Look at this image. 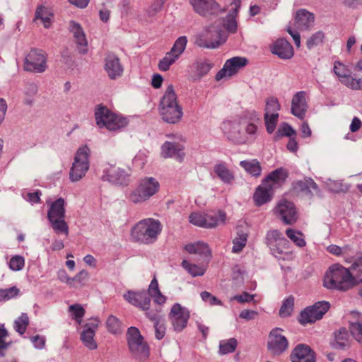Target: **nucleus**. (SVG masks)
Listing matches in <instances>:
<instances>
[{"label": "nucleus", "mask_w": 362, "mask_h": 362, "mask_svg": "<svg viewBox=\"0 0 362 362\" xmlns=\"http://www.w3.org/2000/svg\"><path fill=\"white\" fill-rule=\"evenodd\" d=\"M258 315V313L251 310H243L240 312L239 317L246 320H254Z\"/></svg>", "instance_id": "obj_64"}, {"label": "nucleus", "mask_w": 362, "mask_h": 362, "mask_svg": "<svg viewBox=\"0 0 362 362\" xmlns=\"http://www.w3.org/2000/svg\"><path fill=\"white\" fill-rule=\"evenodd\" d=\"M248 59L243 57H233L227 59L222 69L216 74V81H219L222 79L231 78L243 69L248 64Z\"/></svg>", "instance_id": "obj_13"}, {"label": "nucleus", "mask_w": 362, "mask_h": 362, "mask_svg": "<svg viewBox=\"0 0 362 362\" xmlns=\"http://www.w3.org/2000/svg\"><path fill=\"white\" fill-rule=\"evenodd\" d=\"M286 234L297 246L302 247L305 245L303 235L300 231L288 228L286 230Z\"/></svg>", "instance_id": "obj_48"}, {"label": "nucleus", "mask_w": 362, "mask_h": 362, "mask_svg": "<svg viewBox=\"0 0 362 362\" xmlns=\"http://www.w3.org/2000/svg\"><path fill=\"white\" fill-rule=\"evenodd\" d=\"M278 117V113L264 114L265 124L267 127V131L269 134H272L274 132L276 126Z\"/></svg>", "instance_id": "obj_53"}, {"label": "nucleus", "mask_w": 362, "mask_h": 362, "mask_svg": "<svg viewBox=\"0 0 362 362\" xmlns=\"http://www.w3.org/2000/svg\"><path fill=\"white\" fill-rule=\"evenodd\" d=\"M329 306V302L323 300L317 302L313 305L306 308L300 313V323L301 325H306L320 320L328 311Z\"/></svg>", "instance_id": "obj_15"}, {"label": "nucleus", "mask_w": 362, "mask_h": 362, "mask_svg": "<svg viewBox=\"0 0 362 362\" xmlns=\"http://www.w3.org/2000/svg\"><path fill=\"white\" fill-rule=\"evenodd\" d=\"M124 298L132 305L137 306L143 310L149 308L151 299L146 291L139 292L129 291L124 295Z\"/></svg>", "instance_id": "obj_23"}, {"label": "nucleus", "mask_w": 362, "mask_h": 362, "mask_svg": "<svg viewBox=\"0 0 362 362\" xmlns=\"http://www.w3.org/2000/svg\"><path fill=\"white\" fill-rule=\"evenodd\" d=\"M325 36L324 33L319 31L313 34L308 40L307 45H318L325 42Z\"/></svg>", "instance_id": "obj_61"}, {"label": "nucleus", "mask_w": 362, "mask_h": 362, "mask_svg": "<svg viewBox=\"0 0 362 362\" xmlns=\"http://www.w3.org/2000/svg\"><path fill=\"white\" fill-rule=\"evenodd\" d=\"M200 296L203 301L209 303L210 305H222V302L216 296H213L208 291H203L201 293Z\"/></svg>", "instance_id": "obj_59"}, {"label": "nucleus", "mask_w": 362, "mask_h": 362, "mask_svg": "<svg viewBox=\"0 0 362 362\" xmlns=\"http://www.w3.org/2000/svg\"><path fill=\"white\" fill-rule=\"evenodd\" d=\"M88 157L89 148L88 146L80 148L78 150L69 173L71 181H78L85 175L89 168Z\"/></svg>", "instance_id": "obj_12"}, {"label": "nucleus", "mask_w": 362, "mask_h": 362, "mask_svg": "<svg viewBox=\"0 0 362 362\" xmlns=\"http://www.w3.org/2000/svg\"><path fill=\"white\" fill-rule=\"evenodd\" d=\"M159 112L163 120L169 124L179 122L183 116L182 107L172 84L167 87L160 99Z\"/></svg>", "instance_id": "obj_3"}, {"label": "nucleus", "mask_w": 362, "mask_h": 362, "mask_svg": "<svg viewBox=\"0 0 362 362\" xmlns=\"http://www.w3.org/2000/svg\"><path fill=\"white\" fill-rule=\"evenodd\" d=\"M24 69L28 71L41 73L46 70V56L37 48H33L26 56L23 64Z\"/></svg>", "instance_id": "obj_16"}, {"label": "nucleus", "mask_w": 362, "mask_h": 362, "mask_svg": "<svg viewBox=\"0 0 362 362\" xmlns=\"http://www.w3.org/2000/svg\"><path fill=\"white\" fill-rule=\"evenodd\" d=\"M348 332L345 329H340L335 333V342L333 344L337 349H344L348 345Z\"/></svg>", "instance_id": "obj_46"}, {"label": "nucleus", "mask_w": 362, "mask_h": 362, "mask_svg": "<svg viewBox=\"0 0 362 362\" xmlns=\"http://www.w3.org/2000/svg\"><path fill=\"white\" fill-rule=\"evenodd\" d=\"M266 243L272 254L279 259H290L292 253L288 250V240L278 230H271L266 235Z\"/></svg>", "instance_id": "obj_8"}, {"label": "nucleus", "mask_w": 362, "mask_h": 362, "mask_svg": "<svg viewBox=\"0 0 362 362\" xmlns=\"http://www.w3.org/2000/svg\"><path fill=\"white\" fill-rule=\"evenodd\" d=\"M184 146L181 141H167L161 146V156L164 158H174L180 161L185 156Z\"/></svg>", "instance_id": "obj_22"}, {"label": "nucleus", "mask_w": 362, "mask_h": 362, "mask_svg": "<svg viewBox=\"0 0 362 362\" xmlns=\"http://www.w3.org/2000/svg\"><path fill=\"white\" fill-rule=\"evenodd\" d=\"M154 327L156 331V337L158 339H161L165 334V326L161 321L156 322L154 323Z\"/></svg>", "instance_id": "obj_63"}, {"label": "nucleus", "mask_w": 362, "mask_h": 362, "mask_svg": "<svg viewBox=\"0 0 362 362\" xmlns=\"http://www.w3.org/2000/svg\"><path fill=\"white\" fill-rule=\"evenodd\" d=\"M161 230L162 226L158 220L146 218L138 222L132 228L131 235L135 241L151 244L156 240Z\"/></svg>", "instance_id": "obj_5"}, {"label": "nucleus", "mask_w": 362, "mask_h": 362, "mask_svg": "<svg viewBox=\"0 0 362 362\" xmlns=\"http://www.w3.org/2000/svg\"><path fill=\"white\" fill-rule=\"evenodd\" d=\"M70 30L74 33L76 43L78 45H86L87 44L85 35L78 24L71 22L70 23Z\"/></svg>", "instance_id": "obj_44"}, {"label": "nucleus", "mask_w": 362, "mask_h": 362, "mask_svg": "<svg viewBox=\"0 0 362 362\" xmlns=\"http://www.w3.org/2000/svg\"><path fill=\"white\" fill-rule=\"evenodd\" d=\"M28 324H29L28 316L27 315V314L23 313L15 321V329L19 334H23L25 333Z\"/></svg>", "instance_id": "obj_54"}, {"label": "nucleus", "mask_w": 362, "mask_h": 362, "mask_svg": "<svg viewBox=\"0 0 362 362\" xmlns=\"http://www.w3.org/2000/svg\"><path fill=\"white\" fill-rule=\"evenodd\" d=\"M19 288L16 286H12L8 288H0V301H7L19 294Z\"/></svg>", "instance_id": "obj_52"}, {"label": "nucleus", "mask_w": 362, "mask_h": 362, "mask_svg": "<svg viewBox=\"0 0 362 362\" xmlns=\"http://www.w3.org/2000/svg\"><path fill=\"white\" fill-rule=\"evenodd\" d=\"M96 124L100 128L105 127L109 131H117L125 127L127 119L121 115L112 112L107 107L99 105L95 111Z\"/></svg>", "instance_id": "obj_6"}, {"label": "nucleus", "mask_w": 362, "mask_h": 362, "mask_svg": "<svg viewBox=\"0 0 362 362\" xmlns=\"http://www.w3.org/2000/svg\"><path fill=\"white\" fill-rule=\"evenodd\" d=\"M294 190L298 193H302L309 197L313 195H320V191L317 185L311 178H305L299 180L294 184Z\"/></svg>", "instance_id": "obj_27"}, {"label": "nucleus", "mask_w": 362, "mask_h": 362, "mask_svg": "<svg viewBox=\"0 0 362 362\" xmlns=\"http://www.w3.org/2000/svg\"><path fill=\"white\" fill-rule=\"evenodd\" d=\"M189 222L197 226L206 228H211L212 224L209 223H206L205 219V214L200 213H192L189 217Z\"/></svg>", "instance_id": "obj_45"}, {"label": "nucleus", "mask_w": 362, "mask_h": 362, "mask_svg": "<svg viewBox=\"0 0 362 362\" xmlns=\"http://www.w3.org/2000/svg\"><path fill=\"white\" fill-rule=\"evenodd\" d=\"M334 72L340 81L352 89H362V79L355 80L351 76L350 71L339 62H335Z\"/></svg>", "instance_id": "obj_20"}, {"label": "nucleus", "mask_w": 362, "mask_h": 362, "mask_svg": "<svg viewBox=\"0 0 362 362\" xmlns=\"http://www.w3.org/2000/svg\"><path fill=\"white\" fill-rule=\"evenodd\" d=\"M105 69L111 79H116L123 74V66L119 58L114 54H108L105 58Z\"/></svg>", "instance_id": "obj_26"}, {"label": "nucleus", "mask_w": 362, "mask_h": 362, "mask_svg": "<svg viewBox=\"0 0 362 362\" xmlns=\"http://www.w3.org/2000/svg\"><path fill=\"white\" fill-rule=\"evenodd\" d=\"M287 177V170L283 168H279L272 171L263 180L271 185L272 189L275 190L284 183Z\"/></svg>", "instance_id": "obj_31"}, {"label": "nucleus", "mask_w": 362, "mask_h": 362, "mask_svg": "<svg viewBox=\"0 0 362 362\" xmlns=\"http://www.w3.org/2000/svg\"><path fill=\"white\" fill-rule=\"evenodd\" d=\"M296 134V131L289 124L284 123L278 129L276 133V138L279 139L282 136H289Z\"/></svg>", "instance_id": "obj_57"}, {"label": "nucleus", "mask_w": 362, "mask_h": 362, "mask_svg": "<svg viewBox=\"0 0 362 362\" xmlns=\"http://www.w3.org/2000/svg\"><path fill=\"white\" fill-rule=\"evenodd\" d=\"M254 299V296L250 294L247 292H244L241 295H235L230 298V300H235L240 303H249L252 301Z\"/></svg>", "instance_id": "obj_62"}, {"label": "nucleus", "mask_w": 362, "mask_h": 362, "mask_svg": "<svg viewBox=\"0 0 362 362\" xmlns=\"http://www.w3.org/2000/svg\"><path fill=\"white\" fill-rule=\"evenodd\" d=\"M25 266V259L21 255L13 256L8 262L9 268L13 271H20L23 269Z\"/></svg>", "instance_id": "obj_55"}, {"label": "nucleus", "mask_w": 362, "mask_h": 362, "mask_svg": "<svg viewBox=\"0 0 362 362\" xmlns=\"http://www.w3.org/2000/svg\"><path fill=\"white\" fill-rule=\"evenodd\" d=\"M127 339L132 355L141 362L146 361L149 356V349L139 330L135 327H131L128 329Z\"/></svg>", "instance_id": "obj_9"}, {"label": "nucleus", "mask_w": 362, "mask_h": 362, "mask_svg": "<svg viewBox=\"0 0 362 362\" xmlns=\"http://www.w3.org/2000/svg\"><path fill=\"white\" fill-rule=\"evenodd\" d=\"M148 293V296H151L154 299V301L159 305L163 304L166 300L165 297L161 293L158 288V284L156 278H153L151 281Z\"/></svg>", "instance_id": "obj_34"}, {"label": "nucleus", "mask_w": 362, "mask_h": 362, "mask_svg": "<svg viewBox=\"0 0 362 362\" xmlns=\"http://www.w3.org/2000/svg\"><path fill=\"white\" fill-rule=\"evenodd\" d=\"M314 16L305 9H300L296 12L294 27L298 30H305L313 26Z\"/></svg>", "instance_id": "obj_28"}, {"label": "nucleus", "mask_w": 362, "mask_h": 362, "mask_svg": "<svg viewBox=\"0 0 362 362\" xmlns=\"http://www.w3.org/2000/svg\"><path fill=\"white\" fill-rule=\"evenodd\" d=\"M194 11L202 16L218 15L225 11L216 0H189Z\"/></svg>", "instance_id": "obj_17"}, {"label": "nucleus", "mask_w": 362, "mask_h": 362, "mask_svg": "<svg viewBox=\"0 0 362 362\" xmlns=\"http://www.w3.org/2000/svg\"><path fill=\"white\" fill-rule=\"evenodd\" d=\"M52 16L53 13L48 8L40 6L37 8L35 19H40L43 22L45 27L47 28L51 25V18Z\"/></svg>", "instance_id": "obj_37"}, {"label": "nucleus", "mask_w": 362, "mask_h": 362, "mask_svg": "<svg viewBox=\"0 0 362 362\" xmlns=\"http://www.w3.org/2000/svg\"><path fill=\"white\" fill-rule=\"evenodd\" d=\"M228 14L224 18L216 21L215 25L204 29L195 36L197 45H221L225 43L228 33L238 30V16L241 6V0H233Z\"/></svg>", "instance_id": "obj_1"}, {"label": "nucleus", "mask_w": 362, "mask_h": 362, "mask_svg": "<svg viewBox=\"0 0 362 362\" xmlns=\"http://www.w3.org/2000/svg\"><path fill=\"white\" fill-rule=\"evenodd\" d=\"M351 277L356 280V285L362 281V257L357 258L349 268Z\"/></svg>", "instance_id": "obj_41"}, {"label": "nucleus", "mask_w": 362, "mask_h": 362, "mask_svg": "<svg viewBox=\"0 0 362 362\" xmlns=\"http://www.w3.org/2000/svg\"><path fill=\"white\" fill-rule=\"evenodd\" d=\"M159 187L160 184L154 177L143 178L130 194L129 199L135 204L146 202L158 192Z\"/></svg>", "instance_id": "obj_10"}, {"label": "nucleus", "mask_w": 362, "mask_h": 362, "mask_svg": "<svg viewBox=\"0 0 362 362\" xmlns=\"http://www.w3.org/2000/svg\"><path fill=\"white\" fill-rule=\"evenodd\" d=\"M274 190L272 189L271 185L267 184L262 180V184L256 189L253 196V199L257 206H261L271 201Z\"/></svg>", "instance_id": "obj_29"}, {"label": "nucleus", "mask_w": 362, "mask_h": 362, "mask_svg": "<svg viewBox=\"0 0 362 362\" xmlns=\"http://www.w3.org/2000/svg\"><path fill=\"white\" fill-rule=\"evenodd\" d=\"M214 173L225 184H230L234 180L233 172L227 167L226 163H221L215 165Z\"/></svg>", "instance_id": "obj_32"}, {"label": "nucleus", "mask_w": 362, "mask_h": 362, "mask_svg": "<svg viewBox=\"0 0 362 362\" xmlns=\"http://www.w3.org/2000/svg\"><path fill=\"white\" fill-rule=\"evenodd\" d=\"M325 183L327 188L333 193L346 192L349 189V186L341 180L327 179Z\"/></svg>", "instance_id": "obj_40"}, {"label": "nucleus", "mask_w": 362, "mask_h": 362, "mask_svg": "<svg viewBox=\"0 0 362 362\" xmlns=\"http://www.w3.org/2000/svg\"><path fill=\"white\" fill-rule=\"evenodd\" d=\"M251 121L245 123L243 119L236 118L224 121L221 129L228 141L235 144H246L253 142L258 133L260 115L255 111L251 112Z\"/></svg>", "instance_id": "obj_2"}, {"label": "nucleus", "mask_w": 362, "mask_h": 362, "mask_svg": "<svg viewBox=\"0 0 362 362\" xmlns=\"http://www.w3.org/2000/svg\"><path fill=\"white\" fill-rule=\"evenodd\" d=\"M281 108L276 98H269L266 101L265 113L272 114L277 113Z\"/></svg>", "instance_id": "obj_56"}, {"label": "nucleus", "mask_w": 362, "mask_h": 362, "mask_svg": "<svg viewBox=\"0 0 362 362\" xmlns=\"http://www.w3.org/2000/svg\"><path fill=\"white\" fill-rule=\"evenodd\" d=\"M247 241V233L243 230L237 231L236 237L233 240V246L232 247V252L239 253L246 245Z\"/></svg>", "instance_id": "obj_35"}, {"label": "nucleus", "mask_w": 362, "mask_h": 362, "mask_svg": "<svg viewBox=\"0 0 362 362\" xmlns=\"http://www.w3.org/2000/svg\"><path fill=\"white\" fill-rule=\"evenodd\" d=\"M101 179L116 185H127L130 182V173L129 170L107 164L103 170Z\"/></svg>", "instance_id": "obj_14"}, {"label": "nucleus", "mask_w": 362, "mask_h": 362, "mask_svg": "<svg viewBox=\"0 0 362 362\" xmlns=\"http://www.w3.org/2000/svg\"><path fill=\"white\" fill-rule=\"evenodd\" d=\"M8 333L4 325H0V355L4 356L5 351L11 344V341L8 340Z\"/></svg>", "instance_id": "obj_47"}, {"label": "nucleus", "mask_w": 362, "mask_h": 362, "mask_svg": "<svg viewBox=\"0 0 362 362\" xmlns=\"http://www.w3.org/2000/svg\"><path fill=\"white\" fill-rule=\"evenodd\" d=\"M107 330L113 334H119L122 332L123 327L120 320L114 315L108 317L106 321Z\"/></svg>", "instance_id": "obj_42"}, {"label": "nucleus", "mask_w": 362, "mask_h": 362, "mask_svg": "<svg viewBox=\"0 0 362 362\" xmlns=\"http://www.w3.org/2000/svg\"><path fill=\"white\" fill-rule=\"evenodd\" d=\"M174 329L177 331H182L186 326L189 318V312L180 304L175 303L173 305L169 314Z\"/></svg>", "instance_id": "obj_19"}, {"label": "nucleus", "mask_w": 362, "mask_h": 362, "mask_svg": "<svg viewBox=\"0 0 362 362\" xmlns=\"http://www.w3.org/2000/svg\"><path fill=\"white\" fill-rule=\"evenodd\" d=\"M237 341L234 338L223 340L220 342L219 351L221 354L232 353L235 350Z\"/></svg>", "instance_id": "obj_50"}, {"label": "nucleus", "mask_w": 362, "mask_h": 362, "mask_svg": "<svg viewBox=\"0 0 362 362\" xmlns=\"http://www.w3.org/2000/svg\"><path fill=\"white\" fill-rule=\"evenodd\" d=\"M240 165L249 174L254 177H259L262 173L260 163L257 159L242 160Z\"/></svg>", "instance_id": "obj_33"}, {"label": "nucleus", "mask_w": 362, "mask_h": 362, "mask_svg": "<svg viewBox=\"0 0 362 362\" xmlns=\"http://www.w3.org/2000/svg\"><path fill=\"white\" fill-rule=\"evenodd\" d=\"M185 47H172L170 52L165 54V56L160 60L158 68L160 71H168L170 66L175 62L179 57L184 52Z\"/></svg>", "instance_id": "obj_30"}, {"label": "nucleus", "mask_w": 362, "mask_h": 362, "mask_svg": "<svg viewBox=\"0 0 362 362\" xmlns=\"http://www.w3.org/2000/svg\"><path fill=\"white\" fill-rule=\"evenodd\" d=\"M206 223L212 224V228H215L225 223L226 214L225 213L219 211L217 212H211L205 214Z\"/></svg>", "instance_id": "obj_38"}, {"label": "nucleus", "mask_w": 362, "mask_h": 362, "mask_svg": "<svg viewBox=\"0 0 362 362\" xmlns=\"http://www.w3.org/2000/svg\"><path fill=\"white\" fill-rule=\"evenodd\" d=\"M214 64L208 59L197 61L194 64L195 73L199 78L206 76L212 69Z\"/></svg>", "instance_id": "obj_39"}, {"label": "nucleus", "mask_w": 362, "mask_h": 362, "mask_svg": "<svg viewBox=\"0 0 362 362\" xmlns=\"http://www.w3.org/2000/svg\"><path fill=\"white\" fill-rule=\"evenodd\" d=\"M182 267L192 276H203L205 273V269L196 264L189 263L187 260L182 262Z\"/></svg>", "instance_id": "obj_49"}, {"label": "nucleus", "mask_w": 362, "mask_h": 362, "mask_svg": "<svg viewBox=\"0 0 362 362\" xmlns=\"http://www.w3.org/2000/svg\"><path fill=\"white\" fill-rule=\"evenodd\" d=\"M281 329L274 328L269 334L267 347L274 354H281L288 348V342L286 338L281 334Z\"/></svg>", "instance_id": "obj_18"}, {"label": "nucleus", "mask_w": 362, "mask_h": 362, "mask_svg": "<svg viewBox=\"0 0 362 362\" xmlns=\"http://www.w3.org/2000/svg\"><path fill=\"white\" fill-rule=\"evenodd\" d=\"M350 331L356 340L362 343V325L359 322L351 323L350 325Z\"/></svg>", "instance_id": "obj_60"}, {"label": "nucleus", "mask_w": 362, "mask_h": 362, "mask_svg": "<svg viewBox=\"0 0 362 362\" xmlns=\"http://www.w3.org/2000/svg\"><path fill=\"white\" fill-rule=\"evenodd\" d=\"M294 298L293 296H289L284 302L279 310V315L281 317L289 316L293 310Z\"/></svg>", "instance_id": "obj_51"}, {"label": "nucleus", "mask_w": 362, "mask_h": 362, "mask_svg": "<svg viewBox=\"0 0 362 362\" xmlns=\"http://www.w3.org/2000/svg\"><path fill=\"white\" fill-rule=\"evenodd\" d=\"M270 52L282 59H291L294 54L293 47H269Z\"/></svg>", "instance_id": "obj_43"}, {"label": "nucleus", "mask_w": 362, "mask_h": 362, "mask_svg": "<svg viewBox=\"0 0 362 362\" xmlns=\"http://www.w3.org/2000/svg\"><path fill=\"white\" fill-rule=\"evenodd\" d=\"M305 95V91L297 92L293 95L291 101V113L300 119H303L305 117L308 110Z\"/></svg>", "instance_id": "obj_25"}, {"label": "nucleus", "mask_w": 362, "mask_h": 362, "mask_svg": "<svg viewBox=\"0 0 362 362\" xmlns=\"http://www.w3.org/2000/svg\"><path fill=\"white\" fill-rule=\"evenodd\" d=\"M65 201L59 198L52 202L47 212V218L57 234L69 235V226L65 221Z\"/></svg>", "instance_id": "obj_7"}, {"label": "nucleus", "mask_w": 362, "mask_h": 362, "mask_svg": "<svg viewBox=\"0 0 362 362\" xmlns=\"http://www.w3.org/2000/svg\"><path fill=\"white\" fill-rule=\"evenodd\" d=\"M292 362H315V352L306 344L297 345L291 354Z\"/></svg>", "instance_id": "obj_24"}, {"label": "nucleus", "mask_w": 362, "mask_h": 362, "mask_svg": "<svg viewBox=\"0 0 362 362\" xmlns=\"http://www.w3.org/2000/svg\"><path fill=\"white\" fill-rule=\"evenodd\" d=\"M166 0H153L146 12L148 16H154L160 11Z\"/></svg>", "instance_id": "obj_58"}, {"label": "nucleus", "mask_w": 362, "mask_h": 362, "mask_svg": "<svg viewBox=\"0 0 362 362\" xmlns=\"http://www.w3.org/2000/svg\"><path fill=\"white\" fill-rule=\"evenodd\" d=\"M275 213L285 224H292L297 220L294 204L287 200L281 201L275 209Z\"/></svg>", "instance_id": "obj_21"}, {"label": "nucleus", "mask_w": 362, "mask_h": 362, "mask_svg": "<svg viewBox=\"0 0 362 362\" xmlns=\"http://www.w3.org/2000/svg\"><path fill=\"white\" fill-rule=\"evenodd\" d=\"M185 250L190 254H198L204 256L210 255L208 245L202 242L187 245L185 246Z\"/></svg>", "instance_id": "obj_36"}, {"label": "nucleus", "mask_w": 362, "mask_h": 362, "mask_svg": "<svg viewBox=\"0 0 362 362\" xmlns=\"http://www.w3.org/2000/svg\"><path fill=\"white\" fill-rule=\"evenodd\" d=\"M323 285L329 289L345 291L356 286V280L351 277L349 269L335 264L325 273Z\"/></svg>", "instance_id": "obj_4"}, {"label": "nucleus", "mask_w": 362, "mask_h": 362, "mask_svg": "<svg viewBox=\"0 0 362 362\" xmlns=\"http://www.w3.org/2000/svg\"><path fill=\"white\" fill-rule=\"evenodd\" d=\"M69 313L72 320H74L77 325V331L80 335V340L87 347L90 346V325L86 323L83 325H81L83 317L86 314V310L80 304H74L69 307Z\"/></svg>", "instance_id": "obj_11"}]
</instances>
